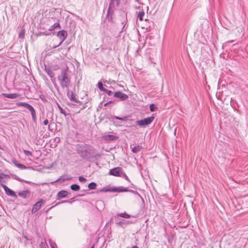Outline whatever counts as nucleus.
I'll return each mask as SVG.
<instances>
[{
	"label": "nucleus",
	"instance_id": "1",
	"mask_svg": "<svg viewBox=\"0 0 248 248\" xmlns=\"http://www.w3.org/2000/svg\"><path fill=\"white\" fill-rule=\"evenodd\" d=\"M76 151L79 155L83 159L91 161L93 158L100 157L99 154H95V150L91 146L86 144H78Z\"/></svg>",
	"mask_w": 248,
	"mask_h": 248
},
{
	"label": "nucleus",
	"instance_id": "2",
	"mask_svg": "<svg viewBox=\"0 0 248 248\" xmlns=\"http://www.w3.org/2000/svg\"><path fill=\"white\" fill-rule=\"evenodd\" d=\"M58 80L60 84L62 89L66 88L67 90H68L71 80L70 78L68 77L67 70H62L61 75L58 77Z\"/></svg>",
	"mask_w": 248,
	"mask_h": 248
},
{
	"label": "nucleus",
	"instance_id": "3",
	"mask_svg": "<svg viewBox=\"0 0 248 248\" xmlns=\"http://www.w3.org/2000/svg\"><path fill=\"white\" fill-rule=\"evenodd\" d=\"M116 5H115V4L109 3L107 14L106 16V20H107L110 23H114V11L116 10Z\"/></svg>",
	"mask_w": 248,
	"mask_h": 248
},
{
	"label": "nucleus",
	"instance_id": "4",
	"mask_svg": "<svg viewBox=\"0 0 248 248\" xmlns=\"http://www.w3.org/2000/svg\"><path fill=\"white\" fill-rule=\"evenodd\" d=\"M46 19L43 17L40 20V22L38 25V34L39 35L42 34L46 35Z\"/></svg>",
	"mask_w": 248,
	"mask_h": 248
},
{
	"label": "nucleus",
	"instance_id": "5",
	"mask_svg": "<svg viewBox=\"0 0 248 248\" xmlns=\"http://www.w3.org/2000/svg\"><path fill=\"white\" fill-rule=\"evenodd\" d=\"M129 190L126 187L123 186L119 187H103L101 191L103 192H128Z\"/></svg>",
	"mask_w": 248,
	"mask_h": 248
},
{
	"label": "nucleus",
	"instance_id": "6",
	"mask_svg": "<svg viewBox=\"0 0 248 248\" xmlns=\"http://www.w3.org/2000/svg\"><path fill=\"white\" fill-rule=\"evenodd\" d=\"M57 32V36L60 39L61 41L59 45L57 46H55L52 47L53 48H55L57 47L60 46L63 42L66 39L67 36V32L65 30H62L60 31H54L52 32V34L54 35L55 33Z\"/></svg>",
	"mask_w": 248,
	"mask_h": 248
},
{
	"label": "nucleus",
	"instance_id": "7",
	"mask_svg": "<svg viewBox=\"0 0 248 248\" xmlns=\"http://www.w3.org/2000/svg\"><path fill=\"white\" fill-rule=\"evenodd\" d=\"M155 117L153 116L150 117L144 118L136 122V124L140 127H143L151 124L154 121Z\"/></svg>",
	"mask_w": 248,
	"mask_h": 248
},
{
	"label": "nucleus",
	"instance_id": "8",
	"mask_svg": "<svg viewBox=\"0 0 248 248\" xmlns=\"http://www.w3.org/2000/svg\"><path fill=\"white\" fill-rule=\"evenodd\" d=\"M17 105L20 107H24L27 109H29L31 114L32 119L34 120L36 118L35 111L33 107L29 104L25 102H19L17 103Z\"/></svg>",
	"mask_w": 248,
	"mask_h": 248
},
{
	"label": "nucleus",
	"instance_id": "9",
	"mask_svg": "<svg viewBox=\"0 0 248 248\" xmlns=\"http://www.w3.org/2000/svg\"><path fill=\"white\" fill-rule=\"evenodd\" d=\"M0 186L4 189L6 194L7 195L13 197L15 199H17V196L14 191L8 188L5 185L3 184H0Z\"/></svg>",
	"mask_w": 248,
	"mask_h": 248
},
{
	"label": "nucleus",
	"instance_id": "10",
	"mask_svg": "<svg viewBox=\"0 0 248 248\" xmlns=\"http://www.w3.org/2000/svg\"><path fill=\"white\" fill-rule=\"evenodd\" d=\"M122 168L119 167L110 169L108 172V175H112L116 177L120 176V174L122 170Z\"/></svg>",
	"mask_w": 248,
	"mask_h": 248
},
{
	"label": "nucleus",
	"instance_id": "11",
	"mask_svg": "<svg viewBox=\"0 0 248 248\" xmlns=\"http://www.w3.org/2000/svg\"><path fill=\"white\" fill-rule=\"evenodd\" d=\"M114 97L119 98L121 101H125L127 100L128 96L127 94L123 93L121 91H117L114 93Z\"/></svg>",
	"mask_w": 248,
	"mask_h": 248
},
{
	"label": "nucleus",
	"instance_id": "12",
	"mask_svg": "<svg viewBox=\"0 0 248 248\" xmlns=\"http://www.w3.org/2000/svg\"><path fill=\"white\" fill-rule=\"evenodd\" d=\"M44 202L43 200L41 199L38 202H36L33 205L31 210L32 213H35L37 212L41 208L43 203Z\"/></svg>",
	"mask_w": 248,
	"mask_h": 248
},
{
	"label": "nucleus",
	"instance_id": "13",
	"mask_svg": "<svg viewBox=\"0 0 248 248\" xmlns=\"http://www.w3.org/2000/svg\"><path fill=\"white\" fill-rule=\"evenodd\" d=\"M46 57V51H44L41 54L40 66L43 69L46 71V64L45 63V58Z\"/></svg>",
	"mask_w": 248,
	"mask_h": 248
},
{
	"label": "nucleus",
	"instance_id": "14",
	"mask_svg": "<svg viewBox=\"0 0 248 248\" xmlns=\"http://www.w3.org/2000/svg\"><path fill=\"white\" fill-rule=\"evenodd\" d=\"M18 195L19 197L26 199L30 197L31 192L29 190H23L18 192Z\"/></svg>",
	"mask_w": 248,
	"mask_h": 248
},
{
	"label": "nucleus",
	"instance_id": "15",
	"mask_svg": "<svg viewBox=\"0 0 248 248\" xmlns=\"http://www.w3.org/2000/svg\"><path fill=\"white\" fill-rule=\"evenodd\" d=\"M12 163L18 168L21 170L26 169L27 167L23 164L18 163V162L16 159H14L12 160Z\"/></svg>",
	"mask_w": 248,
	"mask_h": 248
},
{
	"label": "nucleus",
	"instance_id": "16",
	"mask_svg": "<svg viewBox=\"0 0 248 248\" xmlns=\"http://www.w3.org/2000/svg\"><path fill=\"white\" fill-rule=\"evenodd\" d=\"M67 96L69 99L72 101H74L75 102L78 103L74 93L72 91L70 92L69 89L68 90H67Z\"/></svg>",
	"mask_w": 248,
	"mask_h": 248
},
{
	"label": "nucleus",
	"instance_id": "17",
	"mask_svg": "<svg viewBox=\"0 0 248 248\" xmlns=\"http://www.w3.org/2000/svg\"><path fill=\"white\" fill-rule=\"evenodd\" d=\"M68 192L66 190H61L57 194V199L60 200L62 198H64L68 196Z\"/></svg>",
	"mask_w": 248,
	"mask_h": 248
},
{
	"label": "nucleus",
	"instance_id": "18",
	"mask_svg": "<svg viewBox=\"0 0 248 248\" xmlns=\"http://www.w3.org/2000/svg\"><path fill=\"white\" fill-rule=\"evenodd\" d=\"M2 95L4 97H5L8 98L10 99H14L18 97L19 95L18 93H2Z\"/></svg>",
	"mask_w": 248,
	"mask_h": 248
},
{
	"label": "nucleus",
	"instance_id": "19",
	"mask_svg": "<svg viewBox=\"0 0 248 248\" xmlns=\"http://www.w3.org/2000/svg\"><path fill=\"white\" fill-rule=\"evenodd\" d=\"M60 29V24L58 22H57L55 23L53 25H51L48 30L49 31H55V30H58Z\"/></svg>",
	"mask_w": 248,
	"mask_h": 248
},
{
	"label": "nucleus",
	"instance_id": "20",
	"mask_svg": "<svg viewBox=\"0 0 248 248\" xmlns=\"http://www.w3.org/2000/svg\"><path fill=\"white\" fill-rule=\"evenodd\" d=\"M25 30L24 27H22L19 32H18V38L23 40L25 38Z\"/></svg>",
	"mask_w": 248,
	"mask_h": 248
},
{
	"label": "nucleus",
	"instance_id": "21",
	"mask_svg": "<svg viewBox=\"0 0 248 248\" xmlns=\"http://www.w3.org/2000/svg\"><path fill=\"white\" fill-rule=\"evenodd\" d=\"M128 116H124V117H119L118 116H111L110 119L112 121L114 119H116V120H121L122 121H126L128 120Z\"/></svg>",
	"mask_w": 248,
	"mask_h": 248
},
{
	"label": "nucleus",
	"instance_id": "22",
	"mask_svg": "<svg viewBox=\"0 0 248 248\" xmlns=\"http://www.w3.org/2000/svg\"><path fill=\"white\" fill-rule=\"evenodd\" d=\"M117 139L118 137L113 135H107L105 137V139L108 140H114Z\"/></svg>",
	"mask_w": 248,
	"mask_h": 248
},
{
	"label": "nucleus",
	"instance_id": "23",
	"mask_svg": "<svg viewBox=\"0 0 248 248\" xmlns=\"http://www.w3.org/2000/svg\"><path fill=\"white\" fill-rule=\"evenodd\" d=\"M142 148V147L141 146L138 145L137 146L134 147L132 148V151L134 153H137L139 152Z\"/></svg>",
	"mask_w": 248,
	"mask_h": 248
},
{
	"label": "nucleus",
	"instance_id": "24",
	"mask_svg": "<svg viewBox=\"0 0 248 248\" xmlns=\"http://www.w3.org/2000/svg\"><path fill=\"white\" fill-rule=\"evenodd\" d=\"M117 216L122 217L126 218H129L130 217V215H128V214H127L125 212L118 214L117 215Z\"/></svg>",
	"mask_w": 248,
	"mask_h": 248
},
{
	"label": "nucleus",
	"instance_id": "25",
	"mask_svg": "<svg viewBox=\"0 0 248 248\" xmlns=\"http://www.w3.org/2000/svg\"><path fill=\"white\" fill-rule=\"evenodd\" d=\"M6 176H7V174L3 172L0 173V183H1V184L6 183V181L4 180V177Z\"/></svg>",
	"mask_w": 248,
	"mask_h": 248
},
{
	"label": "nucleus",
	"instance_id": "26",
	"mask_svg": "<svg viewBox=\"0 0 248 248\" xmlns=\"http://www.w3.org/2000/svg\"><path fill=\"white\" fill-rule=\"evenodd\" d=\"M120 175V176L119 177H121L124 178L126 180H127L129 182H130V180L129 179V178L128 177V176H127L126 173L124 172L123 170H122Z\"/></svg>",
	"mask_w": 248,
	"mask_h": 248
},
{
	"label": "nucleus",
	"instance_id": "27",
	"mask_svg": "<svg viewBox=\"0 0 248 248\" xmlns=\"http://www.w3.org/2000/svg\"><path fill=\"white\" fill-rule=\"evenodd\" d=\"M70 188L73 191H78L80 189V186L77 184H73L70 186Z\"/></svg>",
	"mask_w": 248,
	"mask_h": 248
},
{
	"label": "nucleus",
	"instance_id": "28",
	"mask_svg": "<svg viewBox=\"0 0 248 248\" xmlns=\"http://www.w3.org/2000/svg\"><path fill=\"white\" fill-rule=\"evenodd\" d=\"M96 187V184L94 182H91L88 185V188L90 189H95Z\"/></svg>",
	"mask_w": 248,
	"mask_h": 248
},
{
	"label": "nucleus",
	"instance_id": "29",
	"mask_svg": "<svg viewBox=\"0 0 248 248\" xmlns=\"http://www.w3.org/2000/svg\"><path fill=\"white\" fill-rule=\"evenodd\" d=\"M145 13L143 10L140 11L138 15V17L140 21L143 20V17L144 16Z\"/></svg>",
	"mask_w": 248,
	"mask_h": 248
},
{
	"label": "nucleus",
	"instance_id": "30",
	"mask_svg": "<svg viewBox=\"0 0 248 248\" xmlns=\"http://www.w3.org/2000/svg\"><path fill=\"white\" fill-rule=\"evenodd\" d=\"M121 0H109V3L115 4L116 7H118L120 3Z\"/></svg>",
	"mask_w": 248,
	"mask_h": 248
},
{
	"label": "nucleus",
	"instance_id": "31",
	"mask_svg": "<svg viewBox=\"0 0 248 248\" xmlns=\"http://www.w3.org/2000/svg\"><path fill=\"white\" fill-rule=\"evenodd\" d=\"M157 107L154 104H152L150 105V110L151 111L153 112L156 110Z\"/></svg>",
	"mask_w": 248,
	"mask_h": 248
},
{
	"label": "nucleus",
	"instance_id": "32",
	"mask_svg": "<svg viewBox=\"0 0 248 248\" xmlns=\"http://www.w3.org/2000/svg\"><path fill=\"white\" fill-rule=\"evenodd\" d=\"M97 86H98V88L99 89V90L103 92L105 89V88L103 87V85L101 81H99L98 82Z\"/></svg>",
	"mask_w": 248,
	"mask_h": 248
},
{
	"label": "nucleus",
	"instance_id": "33",
	"mask_svg": "<svg viewBox=\"0 0 248 248\" xmlns=\"http://www.w3.org/2000/svg\"><path fill=\"white\" fill-rule=\"evenodd\" d=\"M47 75H48L51 78H53L55 75V74L51 71V68L50 67H47Z\"/></svg>",
	"mask_w": 248,
	"mask_h": 248
},
{
	"label": "nucleus",
	"instance_id": "34",
	"mask_svg": "<svg viewBox=\"0 0 248 248\" xmlns=\"http://www.w3.org/2000/svg\"><path fill=\"white\" fill-rule=\"evenodd\" d=\"M49 243L51 248H56V244L54 242L52 241L51 239H49Z\"/></svg>",
	"mask_w": 248,
	"mask_h": 248
},
{
	"label": "nucleus",
	"instance_id": "35",
	"mask_svg": "<svg viewBox=\"0 0 248 248\" xmlns=\"http://www.w3.org/2000/svg\"><path fill=\"white\" fill-rule=\"evenodd\" d=\"M23 152L25 154V155L27 156H32V154L31 152L28 150H23Z\"/></svg>",
	"mask_w": 248,
	"mask_h": 248
},
{
	"label": "nucleus",
	"instance_id": "36",
	"mask_svg": "<svg viewBox=\"0 0 248 248\" xmlns=\"http://www.w3.org/2000/svg\"><path fill=\"white\" fill-rule=\"evenodd\" d=\"M44 241H45V243L43 241H41L40 242V243L39 244L40 248H46V244H45L46 243V240L45 239H44Z\"/></svg>",
	"mask_w": 248,
	"mask_h": 248
},
{
	"label": "nucleus",
	"instance_id": "37",
	"mask_svg": "<svg viewBox=\"0 0 248 248\" xmlns=\"http://www.w3.org/2000/svg\"><path fill=\"white\" fill-rule=\"evenodd\" d=\"M234 42V40H230V41H227V42H226L223 43V47H226V46H228V45L230 43H233Z\"/></svg>",
	"mask_w": 248,
	"mask_h": 248
},
{
	"label": "nucleus",
	"instance_id": "38",
	"mask_svg": "<svg viewBox=\"0 0 248 248\" xmlns=\"http://www.w3.org/2000/svg\"><path fill=\"white\" fill-rule=\"evenodd\" d=\"M60 110V112L61 113L64 114L65 116H66L67 114L66 112L64 110H63L62 107H61L60 106H58Z\"/></svg>",
	"mask_w": 248,
	"mask_h": 248
},
{
	"label": "nucleus",
	"instance_id": "39",
	"mask_svg": "<svg viewBox=\"0 0 248 248\" xmlns=\"http://www.w3.org/2000/svg\"><path fill=\"white\" fill-rule=\"evenodd\" d=\"M103 92L106 93L108 95H111L113 93L111 91L108 90L106 89H105Z\"/></svg>",
	"mask_w": 248,
	"mask_h": 248
},
{
	"label": "nucleus",
	"instance_id": "40",
	"mask_svg": "<svg viewBox=\"0 0 248 248\" xmlns=\"http://www.w3.org/2000/svg\"><path fill=\"white\" fill-rule=\"evenodd\" d=\"M50 146L51 148L55 147L57 146V144L56 143H52V140H49Z\"/></svg>",
	"mask_w": 248,
	"mask_h": 248
},
{
	"label": "nucleus",
	"instance_id": "41",
	"mask_svg": "<svg viewBox=\"0 0 248 248\" xmlns=\"http://www.w3.org/2000/svg\"><path fill=\"white\" fill-rule=\"evenodd\" d=\"M78 180L81 182H84L86 181V179L82 176H79L78 178Z\"/></svg>",
	"mask_w": 248,
	"mask_h": 248
},
{
	"label": "nucleus",
	"instance_id": "42",
	"mask_svg": "<svg viewBox=\"0 0 248 248\" xmlns=\"http://www.w3.org/2000/svg\"><path fill=\"white\" fill-rule=\"evenodd\" d=\"M53 140L54 143H56L57 144V143H58L60 141V139L58 137H56Z\"/></svg>",
	"mask_w": 248,
	"mask_h": 248
},
{
	"label": "nucleus",
	"instance_id": "43",
	"mask_svg": "<svg viewBox=\"0 0 248 248\" xmlns=\"http://www.w3.org/2000/svg\"><path fill=\"white\" fill-rule=\"evenodd\" d=\"M116 224L120 226H122L124 224V222L123 221H120L118 222H117Z\"/></svg>",
	"mask_w": 248,
	"mask_h": 248
},
{
	"label": "nucleus",
	"instance_id": "44",
	"mask_svg": "<svg viewBox=\"0 0 248 248\" xmlns=\"http://www.w3.org/2000/svg\"><path fill=\"white\" fill-rule=\"evenodd\" d=\"M53 125H54V124H49L48 126V128L49 129V130L51 131L52 133H53V132H52V129H51V128L53 126Z\"/></svg>",
	"mask_w": 248,
	"mask_h": 248
},
{
	"label": "nucleus",
	"instance_id": "45",
	"mask_svg": "<svg viewBox=\"0 0 248 248\" xmlns=\"http://www.w3.org/2000/svg\"><path fill=\"white\" fill-rule=\"evenodd\" d=\"M65 202H70V203H72V202H69V201H62V202H59V204H60V203H65ZM58 203H57V204H56V205H58Z\"/></svg>",
	"mask_w": 248,
	"mask_h": 248
},
{
	"label": "nucleus",
	"instance_id": "46",
	"mask_svg": "<svg viewBox=\"0 0 248 248\" xmlns=\"http://www.w3.org/2000/svg\"><path fill=\"white\" fill-rule=\"evenodd\" d=\"M26 90H29V91H31V87H30L29 86L27 85V86H26Z\"/></svg>",
	"mask_w": 248,
	"mask_h": 248
},
{
	"label": "nucleus",
	"instance_id": "47",
	"mask_svg": "<svg viewBox=\"0 0 248 248\" xmlns=\"http://www.w3.org/2000/svg\"><path fill=\"white\" fill-rule=\"evenodd\" d=\"M112 103V101H109V102L105 103L104 106H107L108 104H110V103Z\"/></svg>",
	"mask_w": 248,
	"mask_h": 248
},
{
	"label": "nucleus",
	"instance_id": "48",
	"mask_svg": "<svg viewBox=\"0 0 248 248\" xmlns=\"http://www.w3.org/2000/svg\"><path fill=\"white\" fill-rule=\"evenodd\" d=\"M86 107L83 105L80 109V110H79V111L78 112H79L80 110H83V109L85 108Z\"/></svg>",
	"mask_w": 248,
	"mask_h": 248
},
{
	"label": "nucleus",
	"instance_id": "49",
	"mask_svg": "<svg viewBox=\"0 0 248 248\" xmlns=\"http://www.w3.org/2000/svg\"><path fill=\"white\" fill-rule=\"evenodd\" d=\"M129 127H130L132 129H134V128H136V126L135 125H132L131 126H129Z\"/></svg>",
	"mask_w": 248,
	"mask_h": 248
},
{
	"label": "nucleus",
	"instance_id": "50",
	"mask_svg": "<svg viewBox=\"0 0 248 248\" xmlns=\"http://www.w3.org/2000/svg\"><path fill=\"white\" fill-rule=\"evenodd\" d=\"M44 124L45 125H46V119L44 121V122H43Z\"/></svg>",
	"mask_w": 248,
	"mask_h": 248
},
{
	"label": "nucleus",
	"instance_id": "51",
	"mask_svg": "<svg viewBox=\"0 0 248 248\" xmlns=\"http://www.w3.org/2000/svg\"><path fill=\"white\" fill-rule=\"evenodd\" d=\"M24 238H25V239H26V240H28V238L27 236H24Z\"/></svg>",
	"mask_w": 248,
	"mask_h": 248
},
{
	"label": "nucleus",
	"instance_id": "52",
	"mask_svg": "<svg viewBox=\"0 0 248 248\" xmlns=\"http://www.w3.org/2000/svg\"><path fill=\"white\" fill-rule=\"evenodd\" d=\"M132 248H139L137 246H134Z\"/></svg>",
	"mask_w": 248,
	"mask_h": 248
},
{
	"label": "nucleus",
	"instance_id": "53",
	"mask_svg": "<svg viewBox=\"0 0 248 248\" xmlns=\"http://www.w3.org/2000/svg\"><path fill=\"white\" fill-rule=\"evenodd\" d=\"M25 182L26 183H28V184H30V183H31V182H30V181H25Z\"/></svg>",
	"mask_w": 248,
	"mask_h": 248
},
{
	"label": "nucleus",
	"instance_id": "54",
	"mask_svg": "<svg viewBox=\"0 0 248 248\" xmlns=\"http://www.w3.org/2000/svg\"><path fill=\"white\" fill-rule=\"evenodd\" d=\"M57 69H58V66H55V67L54 69L56 70Z\"/></svg>",
	"mask_w": 248,
	"mask_h": 248
},
{
	"label": "nucleus",
	"instance_id": "55",
	"mask_svg": "<svg viewBox=\"0 0 248 248\" xmlns=\"http://www.w3.org/2000/svg\"><path fill=\"white\" fill-rule=\"evenodd\" d=\"M44 98H45V96H43V98L42 97H41V98L42 99H43V100H44Z\"/></svg>",
	"mask_w": 248,
	"mask_h": 248
},
{
	"label": "nucleus",
	"instance_id": "56",
	"mask_svg": "<svg viewBox=\"0 0 248 248\" xmlns=\"http://www.w3.org/2000/svg\"><path fill=\"white\" fill-rule=\"evenodd\" d=\"M0 149H2L3 150V149L2 148V147H1V146L0 145Z\"/></svg>",
	"mask_w": 248,
	"mask_h": 248
},
{
	"label": "nucleus",
	"instance_id": "57",
	"mask_svg": "<svg viewBox=\"0 0 248 248\" xmlns=\"http://www.w3.org/2000/svg\"><path fill=\"white\" fill-rule=\"evenodd\" d=\"M112 219H113V218H111L110 219V222H111V221L112 220Z\"/></svg>",
	"mask_w": 248,
	"mask_h": 248
},
{
	"label": "nucleus",
	"instance_id": "58",
	"mask_svg": "<svg viewBox=\"0 0 248 248\" xmlns=\"http://www.w3.org/2000/svg\"><path fill=\"white\" fill-rule=\"evenodd\" d=\"M52 208V207H50L49 209H51Z\"/></svg>",
	"mask_w": 248,
	"mask_h": 248
},
{
	"label": "nucleus",
	"instance_id": "59",
	"mask_svg": "<svg viewBox=\"0 0 248 248\" xmlns=\"http://www.w3.org/2000/svg\"><path fill=\"white\" fill-rule=\"evenodd\" d=\"M48 21H49V22H50V19H49Z\"/></svg>",
	"mask_w": 248,
	"mask_h": 248
},
{
	"label": "nucleus",
	"instance_id": "60",
	"mask_svg": "<svg viewBox=\"0 0 248 248\" xmlns=\"http://www.w3.org/2000/svg\"><path fill=\"white\" fill-rule=\"evenodd\" d=\"M50 35V34H48V33H47V35Z\"/></svg>",
	"mask_w": 248,
	"mask_h": 248
}]
</instances>
